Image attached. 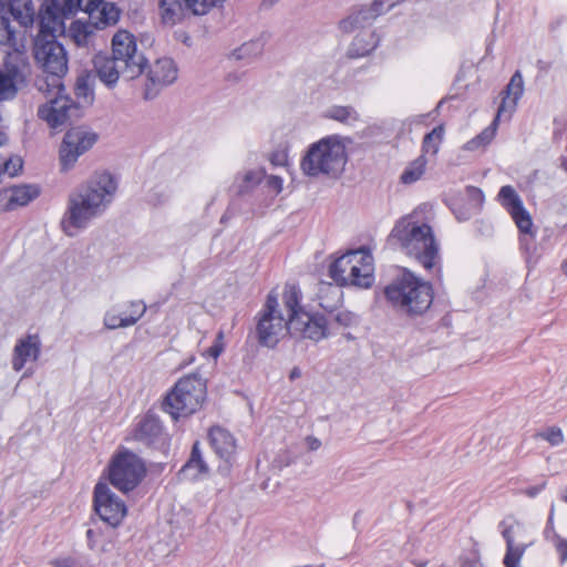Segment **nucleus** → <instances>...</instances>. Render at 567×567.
Here are the masks:
<instances>
[{
  "instance_id": "f257e3e1",
  "label": "nucleus",
  "mask_w": 567,
  "mask_h": 567,
  "mask_svg": "<svg viewBox=\"0 0 567 567\" xmlns=\"http://www.w3.org/2000/svg\"><path fill=\"white\" fill-rule=\"evenodd\" d=\"M56 33L40 27L33 45V56L37 64L51 79L52 85L56 87V97L38 110L39 117L53 128L66 124L73 113H78L80 110L76 103L62 94L64 91L62 79L68 73L69 59L64 45L56 40Z\"/></svg>"
},
{
  "instance_id": "f03ea898",
  "label": "nucleus",
  "mask_w": 567,
  "mask_h": 567,
  "mask_svg": "<svg viewBox=\"0 0 567 567\" xmlns=\"http://www.w3.org/2000/svg\"><path fill=\"white\" fill-rule=\"evenodd\" d=\"M117 189V182L107 172L95 174L76 192L71 193L66 210L61 219L63 233L73 237L79 229L87 227L89 223L102 215L112 203Z\"/></svg>"
},
{
  "instance_id": "7ed1b4c3",
  "label": "nucleus",
  "mask_w": 567,
  "mask_h": 567,
  "mask_svg": "<svg viewBox=\"0 0 567 567\" xmlns=\"http://www.w3.org/2000/svg\"><path fill=\"white\" fill-rule=\"evenodd\" d=\"M388 245L413 257L425 270L441 272L440 247L429 224L420 223L412 216L401 218L392 228Z\"/></svg>"
},
{
  "instance_id": "20e7f679",
  "label": "nucleus",
  "mask_w": 567,
  "mask_h": 567,
  "mask_svg": "<svg viewBox=\"0 0 567 567\" xmlns=\"http://www.w3.org/2000/svg\"><path fill=\"white\" fill-rule=\"evenodd\" d=\"M386 300L401 313L408 317L424 315L431 307L434 298L433 287L404 268L385 288Z\"/></svg>"
},
{
  "instance_id": "39448f33",
  "label": "nucleus",
  "mask_w": 567,
  "mask_h": 567,
  "mask_svg": "<svg viewBox=\"0 0 567 567\" xmlns=\"http://www.w3.org/2000/svg\"><path fill=\"white\" fill-rule=\"evenodd\" d=\"M347 162L346 145L337 135H330L308 147L300 167L309 177L326 175L338 178L343 173Z\"/></svg>"
},
{
  "instance_id": "423d86ee",
  "label": "nucleus",
  "mask_w": 567,
  "mask_h": 567,
  "mask_svg": "<svg viewBox=\"0 0 567 567\" xmlns=\"http://www.w3.org/2000/svg\"><path fill=\"white\" fill-rule=\"evenodd\" d=\"M206 398V384L197 374L181 378L164 396L161 408L174 421L195 413Z\"/></svg>"
},
{
  "instance_id": "0eeeda50",
  "label": "nucleus",
  "mask_w": 567,
  "mask_h": 567,
  "mask_svg": "<svg viewBox=\"0 0 567 567\" xmlns=\"http://www.w3.org/2000/svg\"><path fill=\"white\" fill-rule=\"evenodd\" d=\"M328 272L339 286L370 288L374 282L373 257L364 248L349 250L331 262Z\"/></svg>"
},
{
  "instance_id": "6e6552de",
  "label": "nucleus",
  "mask_w": 567,
  "mask_h": 567,
  "mask_svg": "<svg viewBox=\"0 0 567 567\" xmlns=\"http://www.w3.org/2000/svg\"><path fill=\"white\" fill-rule=\"evenodd\" d=\"M146 474L143 460L132 451L116 453L109 466L110 483L123 493L133 491Z\"/></svg>"
},
{
  "instance_id": "1a4fd4ad",
  "label": "nucleus",
  "mask_w": 567,
  "mask_h": 567,
  "mask_svg": "<svg viewBox=\"0 0 567 567\" xmlns=\"http://www.w3.org/2000/svg\"><path fill=\"white\" fill-rule=\"evenodd\" d=\"M278 296L275 291L267 295L262 309L257 313L256 334L258 343L262 347L275 348L284 329H287V319L278 310Z\"/></svg>"
},
{
  "instance_id": "9d476101",
  "label": "nucleus",
  "mask_w": 567,
  "mask_h": 567,
  "mask_svg": "<svg viewBox=\"0 0 567 567\" xmlns=\"http://www.w3.org/2000/svg\"><path fill=\"white\" fill-rule=\"evenodd\" d=\"M111 54L124 64L125 81L138 78L147 68V59L137 52L135 37L126 30H120L114 34Z\"/></svg>"
},
{
  "instance_id": "9b49d317",
  "label": "nucleus",
  "mask_w": 567,
  "mask_h": 567,
  "mask_svg": "<svg viewBox=\"0 0 567 567\" xmlns=\"http://www.w3.org/2000/svg\"><path fill=\"white\" fill-rule=\"evenodd\" d=\"M127 440L162 452L168 450L171 443L169 434L163 422L152 411H147L136 419Z\"/></svg>"
},
{
  "instance_id": "f8f14e48",
  "label": "nucleus",
  "mask_w": 567,
  "mask_h": 567,
  "mask_svg": "<svg viewBox=\"0 0 567 567\" xmlns=\"http://www.w3.org/2000/svg\"><path fill=\"white\" fill-rule=\"evenodd\" d=\"M97 141V134L82 126L70 128L61 143L59 157L62 172L70 171L78 158L86 153Z\"/></svg>"
},
{
  "instance_id": "ddd939ff",
  "label": "nucleus",
  "mask_w": 567,
  "mask_h": 567,
  "mask_svg": "<svg viewBox=\"0 0 567 567\" xmlns=\"http://www.w3.org/2000/svg\"><path fill=\"white\" fill-rule=\"evenodd\" d=\"M93 508L101 520L114 528L121 525L127 514L125 503L102 482L94 487Z\"/></svg>"
},
{
  "instance_id": "4468645a",
  "label": "nucleus",
  "mask_w": 567,
  "mask_h": 567,
  "mask_svg": "<svg viewBox=\"0 0 567 567\" xmlns=\"http://www.w3.org/2000/svg\"><path fill=\"white\" fill-rule=\"evenodd\" d=\"M497 196L501 205L507 210L519 231L524 235V237H520L522 247L528 249V239L526 236L534 238L535 233L533 231L532 216L524 207L522 198L511 185L501 187Z\"/></svg>"
},
{
  "instance_id": "2eb2a0df",
  "label": "nucleus",
  "mask_w": 567,
  "mask_h": 567,
  "mask_svg": "<svg viewBox=\"0 0 567 567\" xmlns=\"http://www.w3.org/2000/svg\"><path fill=\"white\" fill-rule=\"evenodd\" d=\"M81 0H45L39 12V24L44 30L63 33L65 19L75 14Z\"/></svg>"
},
{
  "instance_id": "dca6fc26",
  "label": "nucleus",
  "mask_w": 567,
  "mask_h": 567,
  "mask_svg": "<svg viewBox=\"0 0 567 567\" xmlns=\"http://www.w3.org/2000/svg\"><path fill=\"white\" fill-rule=\"evenodd\" d=\"M177 66L169 58H162L150 66L147 72V82L144 90V99L153 100L159 91L177 79Z\"/></svg>"
},
{
  "instance_id": "f3484780",
  "label": "nucleus",
  "mask_w": 567,
  "mask_h": 567,
  "mask_svg": "<svg viewBox=\"0 0 567 567\" xmlns=\"http://www.w3.org/2000/svg\"><path fill=\"white\" fill-rule=\"evenodd\" d=\"M393 6L394 3H389L385 7L383 0H374L369 6L353 8V10L339 22V29L343 33H351L358 29L364 30L365 27L371 25L379 16L388 12Z\"/></svg>"
},
{
  "instance_id": "a211bd4d",
  "label": "nucleus",
  "mask_w": 567,
  "mask_h": 567,
  "mask_svg": "<svg viewBox=\"0 0 567 567\" xmlns=\"http://www.w3.org/2000/svg\"><path fill=\"white\" fill-rule=\"evenodd\" d=\"M25 65L17 59H7L0 69V102L16 99L19 90L25 85Z\"/></svg>"
},
{
  "instance_id": "6ab92c4d",
  "label": "nucleus",
  "mask_w": 567,
  "mask_h": 567,
  "mask_svg": "<svg viewBox=\"0 0 567 567\" xmlns=\"http://www.w3.org/2000/svg\"><path fill=\"white\" fill-rule=\"evenodd\" d=\"M287 331L291 336H299L318 342L328 336V320L319 313H301L299 318L287 322Z\"/></svg>"
},
{
  "instance_id": "aec40b11",
  "label": "nucleus",
  "mask_w": 567,
  "mask_h": 567,
  "mask_svg": "<svg viewBox=\"0 0 567 567\" xmlns=\"http://www.w3.org/2000/svg\"><path fill=\"white\" fill-rule=\"evenodd\" d=\"M92 62L94 75L109 89L115 87L121 76L124 79V64L112 54L99 52Z\"/></svg>"
},
{
  "instance_id": "412c9836",
  "label": "nucleus",
  "mask_w": 567,
  "mask_h": 567,
  "mask_svg": "<svg viewBox=\"0 0 567 567\" xmlns=\"http://www.w3.org/2000/svg\"><path fill=\"white\" fill-rule=\"evenodd\" d=\"M40 195L35 185H20L0 190V212H11L25 206Z\"/></svg>"
},
{
  "instance_id": "4be33fe9",
  "label": "nucleus",
  "mask_w": 567,
  "mask_h": 567,
  "mask_svg": "<svg viewBox=\"0 0 567 567\" xmlns=\"http://www.w3.org/2000/svg\"><path fill=\"white\" fill-rule=\"evenodd\" d=\"M41 339L37 333L20 338L13 348L12 369L19 372L28 361H37L41 354Z\"/></svg>"
},
{
  "instance_id": "5701e85b",
  "label": "nucleus",
  "mask_w": 567,
  "mask_h": 567,
  "mask_svg": "<svg viewBox=\"0 0 567 567\" xmlns=\"http://www.w3.org/2000/svg\"><path fill=\"white\" fill-rule=\"evenodd\" d=\"M208 439L216 455L227 464H231L237 451L234 435L221 426H213L208 432Z\"/></svg>"
},
{
  "instance_id": "b1692460",
  "label": "nucleus",
  "mask_w": 567,
  "mask_h": 567,
  "mask_svg": "<svg viewBox=\"0 0 567 567\" xmlns=\"http://www.w3.org/2000/svg\"><path fill=\"white\" fill-rule=\"evenodd\" d=\"M524 93V80L523 75L519 71H516L505 90L502 91V102L498 105L497 112L498 116L507 115L511 117L513 111L516 109L518 100L522 97Z\"/></svg>"
},
{
  "instance_id": "393cba45",
  "label": "nucleus",
  "mask_w": 567,
  "mask_h": 567,
  "mask_svg": "<svg viewBox=\"0 0 567 567\" xmlns=\"http://www.w3.org/2000/svg\"><path fill=\"white\" fill-rule=\"evenodd\" d=\"M380 39L374 31L361 30L351 42L347 55L350 59H358L369 55L378 45Z\"/></svg>"
},
{
  "instance_id": "a878e982",
  "label": "nucleus",
  "mask_w": 567,
  "mask_h": 567,
  "mask_svg": "<svg viewBox=\"0 0 567 567\" xmlns=\"http://www.w3.org/2000/svg\"><path fill=\"white\" fill-rule=\"evenodd\" d=\"M95 13L90 12L87 21L75 20L69 28V35L78 47H87L95 30H99L93 22Z\"/></svg>"
},
{
  "instance_id": "bb28decb",
  "label": "nucleus",
  "mask_w": 567,
  "mask_h": 567,
  "mask_svg": "<svg viewBox=\"0 0 567 567\" xmlns=\"http://www.w3.org/2000/svg\"><path fill=\"white\" fill-rule=\"evenodd\" d=\"M208 465L203 458L202 451L199 449V442H195L192 447L190 456L185 465L182 467L181 473L189 475L190 478L196 480L202 474L208 473Z\"/></svg>"
},
{
  "instance_id": "cd10ccee",
  "label": "nucleus",
  "mask_w": 567,
  "mask_h": 567,
  "mask_svg": "<svg viewBox=\"0 0 567 567\" xmlns=\"http://www.w3.org/2000/svg\"><path fill=\"white\" fill-rule=\"evenodd\" d=\"M282 299L288 312L287 322H291L292 319L299 318L301 313L307 312L300 306L301 292L300 289L295 285L286 286Z\"/></svg>"
},
{
  "instance_id": "c85d7f7f",
  "label": "nucleus",
  "mask_w": 567,
  "mask_h": 567,
  "mask_svg": "<svg viewBox=\"0 0 567 567\" xmlns=\"http://www.w3.org/2000/svg\"><path fill=\"white\" fill-rule=\"evenodd\" d=\"M90 12L95 13V19L93 22L96 24L99 29H104L109 25L115 24L120 19V9L110 2H102L101 8L89 10Z\"/></svg>"
},
{
  "instance_id": "c756f323",
  "label": "nucleus",
  "mask_w": 567,
  "mask_h": 567,
  "mask_svg": "<svg viewBox=\"0 0 567 567\" xmlns=\"http://www.w3.org/2000/svg\"><path fill=\"white\" fill-rule=\"evenodd\" d=\"M324 117L346 125H352L360 121L359 113L353 106L350 105H333L326 111Z\"/></svg>"
},
{
  "instance_id": "7c9ffc66",
  "label": "nucleus",
  "mask_w": 567,
  "mask_h": 567,
  "mask_svg": "<svg viewBox=\"0 0 567 567\" xmlns=\"http://www.w3.org/2000/svg\"><path fill=\"white\" fill-rule=\"evenodd\" d=\"M426 165L427 159L425 155L421 154L414 161L409 163V165L402 172L400 176L401 183L409 185L417 182L424 175Z\"/></svg>"
},
{
  "instance_id": "2f4dec72",
  "label": "nucleus",
  "mask_w": 567,
  "mask_h": 567,
  "mask_svg": "<svg viewBox=\"0 0 567 567\" xmlns=\"http://www.w3.org/2000/svg\"><path fill=\"white\" fill-rule=\"evenodd\" d=\"M159 12L165 24L174 25L182 17V3L179 0H159Z\"/></svg>"
},
{
  "instance_id": "473e14b6",
  "label": "nucleus",
  "mask_w": 567,
  "mask_h": 567,
  "mask_svg": "<svg viewBox=\"0 0 567 567\" xmlns=\"http://www.w3.org/2000/svg\"><path fill=\"white\" fill-rule=\"evenodd\" d=\"M94 80L95 75L92 72H83L78 76L75 83L76 96L82 97L89 104L94 100Z\"/></svg>"
},
{
  "instance_id": "72a5a7b5",
  "label": "nucleus",
  "mask_w": 567,
  "mask_h": 567,
  "mask_svg": "<svg viewBox=\"0 0 567 567\" xmlns=\"http://www.w3.org/2000/svg\"><path fill=\"white\" fill-rule=\"evenodd\" d=\"M265 175L266 172L264 169H251L246 172L241 177L237 176V194L244 195L249 193L264 179Z\"/></svg>"
},
{
  "instance_id": "f704fd0d",
  "label": "nucleus",
  "mask_w": 567,
  "mask_h": 567,
  "mask_svg": "<svg viewBox=\"0 0 567 567\" xmlns=\"http://www.w3.org/2000/svg\"><path fill=\"white\" fill-rule=\"evenodd\" d=\"M7 135L0 132V147L7 143ZM23 162L21 157H7L0 154V173L8 174L10 177L18 175L22 169Z\"/></svg>"
},
{
  "instance_id": "c9c22d12",
  "label": "nucleus",
  "mask_w": 567,
  "mask_h": 567,
  "mask_svg": "<svg viewBox=\"0 0 567 567\" xmlns=\"http://www.w3.org/2000/svg\"><path fill=\"white\" fill-rule=\"evenodd\" d=\"M444 127L439 125L434 127L431 132L425 134L422 141V154L431 153L435 155L439 152L440 144L443 141Z\"/></svg>"
},
{
  "instance_id": "e433bc0d",
  "label": "nucleus",
  "mask_w": 567,
  "mask_h": 567,
  "mask_svg": "<svg viewBox=\"0 0 567 567\" xmlns=\"http://www.w3.org/2000/svg\"><path fill=\"white\" fill-rule=\"evenodd\" d=\"M527 548L525 544H515V542L508 540L506 546V554L504 557L505 567H519V561Z\"/></svg>"
},
{
  "instance_id": "4c0bfd02",
  "label": "nucleus",
  "mask_w": 567,
  "mask_h": 567,
  "mask_svg": "<svg viewBox=\"0 0 567 567\" xmlns=\"http://www.w3.org/2000/svg\"><path fill=\"white\" fill-rule=\"evenodd\" d=\"M466 195L467 200L465 203L468 205L467 207L473 212L474 215L480 214L485 199L482 189L475 186H467Z\"/></svg>"
},
{
  "instance_id": "58836bf2",
  "label": "nucleus",
  "mask_w": 567,
  "mask_h": 567,
  "mask_svg": "<svg viewBox=\"0 0 567 567\" xmlns=\"http://www.w3.org/2000/svg\"><path fill=\"white\" fill-rule=\"evenodd\" d=\"M10 17H12L22 27H29L33 22V11L29 4L24 6V10L17 8L14 2L10 1Z\"/></svg>"
},
{
  "instance_id": "ea45409f",
  "label": "nucleus",
  "mask_w": 567,
  "mask_h": 567,
  "mask_svg": "<svg viewBox=\"0 0 567 567\" xmlns=\"http://www.w3.org/2000/svg\"><path fill=\"white\" fill-rule=\"evenodd\" d=\"M262 52V44L260 41H250L244 43L240 48H238L234 55L237 60H245L251 56H258Z\"/></svg>"
},
{
  "instance_id": "a19ab883",
  "label": "nucleus",
  "mask_w": 567,
  "mask_h": 567,
  "mask_svg": "<svg viewBox=\"0 0 567 567\" xmlns=\"http://www.w3.org/2000/svg\"><path fill=\"white\" fill-rule=\"evenodd\" d=\"M128 313H124V324H127V327L134 326L145 313L146 311V305L138 300V301H131L128 303Z\"/></svg>"
},
{
  "instance_id": "79ce46f5",
  "label": "nucleus",
  "mask_w": 567,
  "mask_h": 567,
  "mask_svg": "<svg viewBox=\"0 0 567 567\" xmlns=\"http://www.w3.org/2000/svg\"><path fill=\"white\" fill-rule=\"evenodd\" d=\"M536 437L548 442L551 446H558L564 442V434L559 426H549L538 432Z\"/></svg>"
},
{
  "instance_id": "37998d69",
  "label": "nucleus",
  "mask_w": 567,
  "mask_h": 567,
  "mask_svg": "<svg viewBox=\"0 0 567 567\" xmlns=\"http://www.w3.org/2000/svg\"><path fill=\"white\" fill-rule=\"evenodd\" d=\"M332 320L341 327L348 328L358 323V316L347 309L330 312Z\"/></svg>"
},
{
  "instance_id": "c03bdc74",
  "label": "nucleus",
  "mask_w": 567,
  "mask_h": 567,
  "mask_svg": "<svg viewBox=\"0 0 567 567\" xmlns=\"http://www.w3.org/2000/svg\"><path fill=\"white\" fill-rule=\"evenodd\" d=\"M0 44H16V31L12 29L10 20H0Z\"/></svg>"
},
{
  "instance_id": "a18cd8bd",
  "label": "nucleus",
  "mask_w": 567,
  "mask_h": 567,
  "mask_svg": "<svg viewBox=\"0 0 567 567\" xmlns=\"http://www.w3.org/2000/svg\"><path fill=\"white\" fill-rule=\"evenodd\" d=\"M183 2L187 9L197 16L205 14L213 8L212 0H183Z\"/></svg>"
},
{
  "instance_id": "49530a36",
  "label": "nucleus",
  "mask_w": 567,
  "mask_h": 567,
  "mask_svg": "<svg viewBox=\"0 0 567 567\" xmlns=\"http://www.w3.org/2000/svg\"><path fill=\"white\" fill-rule=\"evenodd\" d=\"M467 206L468 205L463 200H453L451 209L458 221L468 220L474 216L473 212Z\"/></svg>"
},
{
  "instance_id": "de8ad7c7",
  "label": "nucleus",
  "mask_w": 567,
  "mask_h": 567,
  "mask_svg": "<svg viewBox=\"0 0 567 567\" xmlns=\"http://www.w3.org/2000/svg\"><path fill=\"white\" fill-rule=\"evenodd\" d=\"M51 564L54 567H86V563L83 558L76 556L61 557L53 560Z\"/></svg>"
},
{
  "instance_id": "09e8293b",
  "label": "nucleus",
  "mask_w": 567,
  "mask_h": 567,
  "mask_svg": "<svg viewBox=\"0 0 567 567\" xmlns=\"http://www.w3.org/2000/svg\"><path fill=\"white\" fill-rule=\"evenodd\" d=\"M502 116H498V113L496 114L493 122L485 127L480 134H477L478 140L483 142V144L488 145L492 140L494 138L498 125V121Z\"/></svg>"
},
{
  "instance_id": "8fccbe9b",
  "label": "nucleus",
  "mask_w": 567,
  "mask_h": 567,
  "mask_svg": "<svg viewBox=\"0 0 567 567\" xmlns=\"http://www.w3.org/2000/svg\"><path fill=\"white\" fill-rule=\"evenodd\" d=\"M124 322L125 320L123 312L121 315L107 312L104 317V326L110 330H114L117 328H126L127 324H124Z\"/></svg>"
},
{
  "instance_id": "3c124183",
  "label": "nucleus",
  "mask_w": 567,
  "mask_h": 567,
  "mask_svg": "<svg viewBox=\"0 0 567 567\" xmlns=\"http://www.w3.org/2000/svg\"><path fill=\"white\" fill-rule=\"evenodd\" d=\"M223 339L224 333L220 331L218 332L213 346H210L207 350L209 357L217 359L221 354V352L224 351Z\"/></svg>"
},
{
  "instance_id": "603ef678",
  "label": "nucleus",
  "mask_w": 567,
  "mask_h": 567,
  "mask_svg": "<svg viewBox=\"0 0 567 567\" xmlns=\"http://www.w3.org/2000/svg\"><path fill=\"white\" fill-rule=\"evenodd\" d=\"M555 546L559 554L560 561L565 563L567 560V539L561 538L558 534L554 533Z\"/></svg>"
},
{
  "instance_id": "864d4df0",
  "label": "nucleus",
  "mask_w": 567,
  "mask_h": 567,
  "mask_svg": "<svg viewBox=\"0 0 567 567\" xmlns=\"http://www.w3.org/2000/svg\"><path fill=\"white\" fill-rule=\"evenodd\" d=\"M282 178L276 175H271L267 179V186L274 192L275 196L282 192Z\"/></svg>"
},
{
  "instance_id": "5fc2aeb1",
  "label": "nucleus",
  "mask_w": 567,
  "mask_h": 567,
  "mask_svg": "<svg viewBox=\"0 0 567 567\" xmlns=\"http://www.w3.org/2000/svg\"><path fill=\"white\" fill-rule=\"evenodd\" d=\"M546 487V482H543L539 485L529 486L522 491L524 495H526L529 498L536 497L544 488Z\"/></svg>"
},
{
  "instance_id": "6e6d98bb",
  "label": "nucleus",
  "mask_w": 567,
  "mask_h": 567,
  "mask_svg": "<svg viewBox=\"0 0 567 567\" xmlns=\"http://www.w3.org/2000/svg\"><path fill=\"white\" fill-rule=\"evenodd\" d=\"M100 536V533L96 530L90 528L86 530V540H87V547L91 550H94L96 548L97 537Z\"/></svg>"
},
{
  "instance_id": "4d7b16f0",
  "label": "nucleus",
  "mask_w": 567,
  "mask_h": 567,
  "mask_svg": "<svg viewBox=\"0 0 567 567\" xmlns=\"http://www.w3.org/2000/svg\"><path fill=\"white\" fill-rule=\"evenodd\" d=\"M485 146L486 145L483 144V142L481 140H478V136L476 135L471 141L465 143L464 150L473 152V151H476V150H478L481 147H485Z\"/></svg>"
},
{
  "instance_id": "13d9d810",
  "label": "nucleus",
  "mask_w": 567,
  "mask_h": 567,
  "mask_svg": "<svg viewBox=\"0 0 567 567\" xmlns=\"http://www.w3.org/2000/svg\"><path fill=\"white\" fill-rule=\"evenodd\" d=\"M485 146L486 145L483 144V142L481 140H478V136L476 135L471 141L465 143L464 150L473 152V151H476V150H478L481 147H485Z\"/></svg>"
},
{
  "instance_id": "bf43d9fd",
  "label": "nucleus",
  "mask_w": 567,
  "mask_h": 567,
  "mask_svg": "<svg viewBox=\"0 0 567 567\" xmlns=\"http://www.w3.org/2000/svg\"><path fill=\"white\" fill-rule=\"evenodd\" d=\"M146 200L151 205L156 206V205L162 204L165 200V195L163 193L154 192V193H151L147 195Z\"/></svg>"
},
{
  "instance_id": "052dcab7",
  "label": "nucleus",
  "mask_w": 567,
  "mask_h": 567,
  "mask_svg": "<svg viewBox=\"0 0 567 567\" xmlns=\"http://www.w3.org/2000/svg\"><path fill=\"white\" fill-rule=\"evenodd\" d=\"M502 529V535L506 542V546L508 545V540L515 542L513 536V528L512 526H505V522H501L498 525Z\"/></svg>"
},
{
  "instance_id": "680f3d73",
  "label": "nucleus",
  "mask_w": 567,
  "mask_h": 567,
  "mask_svg": "<svg viewBox=\"0 0 567 567\" xmlns=\"http://www.w3.org/2000/svg\"><path fill=\"white\" fill-rule=\"evenodd\" d=\"M10 2L6 0H0V20H10V11H9Z\"/></svg>"
},
{
  "instance_id": "e2e57ef3",
  "label": "nucleus",
  "mask_w": 567,
  "mask_h": 567,
  "mask_svg": "<svg viewBox=\"0 0 567 567\" xmlns=\"http://www.w3.org/2000/svg\"><path fill=\"white\" fill-rule=\"evenodd\" d=\"M559 161H560V167L565 172H567V146H566L564 154L559 157Z\"/></svg>"
},
{
  "instance_id": "0e129e2a",
  "label": "nucleus",
  "mask_w": 567,
  "mask_h": 567,
  "mask_svg": "<svg viewBox=\"0 0 567 567\" xmlns=\"http://www.w3.org/2000/svg\"><path fill=\"white\" fill-rule=\"evenodd\" d=\"M301 375V371L299 368L295 367L290 373H289V379L292 381V380H296L298 378H300Z\"/></svg>"
},
{
  "instance_id": "69168bd1",
  "label": "nucleus",
  "mask_w": 567,
  "mask_h": 567,
  "mask_svg": "<svg viewBox=\"0 0 567 567\" xmlns=\"http://www.w3.org/2000/svg\"><path fill=\"white\" fill-rule=\"evenodd\" d=\"M320 441L317 440V439H312L311 443H310V449L311 450H317L319 446H320Z\"/></svg>"
},
{
  "instance_id": "338daca9",
  "label": "nucleus",
  "mask_w": 567,
  "mask_h": 567,
  "mask_svg": "<svg viewBox=\"0 0 567 567\" xmlns=\"http://www.w3.org/2000/svg\"><path fill=\"white\" fill-rule=\"evenodd\" d=\"M551 524H553V512L550 513V515H549V517H548L546 532L549 529V527L551 526Z\"/></svg>"
},
{
  "instance_id": "774afa93",
  "label": "nucleus",
  "mask_w": 567,
  "mask_h": 567,
  "mask_svg": "<svg viewBox=\"0 0 567 567\" xmlns=\"http://www.w3.org/2000/svg\"><path fill=\"white\" fill-rule=\"evenodd\" d=\"M561 269H563L564 274L567 276V259L563 262Z\"/></svg>"
}]
</instances>
